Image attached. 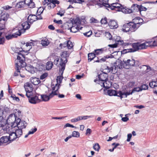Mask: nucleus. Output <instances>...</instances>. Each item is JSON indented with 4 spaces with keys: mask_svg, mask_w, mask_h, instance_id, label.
<instances>
[{
    "mask_svg": "<svg viewBox=\"0 0 157 157\" xmlns=\"http://www.w3.org/2000/svg\"><path fill=\"white\" fill-rule=\"evenodd\" d=\"M48 75V74L47 73H44L41 75L40 78L41 80H43L47 77Z\"/></svg>",
    "mask_w": 157,
    "mask_h": 157,
    "instance_id": "58",
    "label": "nucleus"
},
{
    "mask_svg": "<svg viewBox=\"0 0 157 157\" xmlns=\"http://www.w3.org/2000/svg\"><path fill=\"white\" fill-rule=\"evenodd\" d=\"M81 119L82 120H86L89 118H91L94 117L93 115L90 116H81Z\"/></svg>",
    "mask_w": 157,
    "mask_h": 157,
    "instance_id": "48",
    "label": "nucleus"
},
{
    "mask_svg": "<svg viewBox=\"0 0 157 157\" xmlns=\"http://www.w3.org/2000/svg\"><path fill=\"white\" fill-rule=\"evenodd\" d=\"M105 36L107 38H109V40H113L112 36L110 33L109 32H107L106 33Z\"/></svg>",
    "mask_w": 157,
    "mask_h": 157,
    "instance_id": "57",
    "label": "nucleus"
},
{
    "mask_svg": "<svg viewBox=\"0 0 157 157\" xmlns=\"http://www.w3.org/2000/svg\"><path fill=\"white\" fill-rule=\"evenodd\" d=\"M123 93V96H124V98H126L129 95L131 94H132V93L131 90H130L129 92H124Z\"/></svg>",
    "mask_w": 157,
    "mask_h": 157,
    "instance_id": "55",
    "label": "nucleus"
},
{
    "mask_svg": "<svg viewBox=\"0 0 157 157\" xmlns=\"http://www.w3.org/2000/svg\"><path fill=\"white\" fill-rule=\"evenodd\" d=\"M100 22L102 24H107V18L106 17H105L103 18H102L101 19Z\"/></svg>",
    "mask_w": 157,
    "mask_h": 157,
    "instance_id": "56",
    "label": "nucleus"
},
{
    "mask_svg": "<svg viewBox=\"0 0 157 157\" xmlns=\"http://www.w3.org/2000/svg\"><path fill=\"white\" fill-rule=\"evenodd\" d=\"M132 43L131 42L127 41L126 42H124L123 41V42L121 44H120V45H121L124 48H131V46Z\"/></svg>",
    "mask_w": 157,
    "mask_h": 157,
    "instance_id": "16",
    "label": "nucleus"
},
{
    "mask_svg": "<svg viewBox=\"0 0 157 157\" xmlns=\"http://www.w3.org/2000/svg\"><path fill=\"white\" fill-rule=\"evenodd\" d=\"M37 130V128H36L33 129H32L29 132V134H33Z\"/></svg>",
    "mask_w": 157,
    "mask_h": 157,
    "instance_id": "61",
    "label": "nucleus"
},
{
    "mask_svg": "<svg viewBox=\"0 0 157 157\" xmlns=\"http://www.w3.org/2000/svg\"><path fill=\"white\" fill-rule=\"evenodd\" d=\"M41 98L42 100L44 101H48L50 99L48 95L46 94L41 95Z\"/></svg>",
    "mask_w": 157,
    "mask_h": 157,
    "instance_id": "36",
    "label": "nucleus"
},
{
    "mask_svg": "<svg viewBox=\"0 0 157 157\" xmlns=\"http://www.w3.org/2000/svg\"><path fill=\"white\" fill-rule=\"evenodd\" d=\"M99 5L101 7L104 6L106 9L108 8L112 10H114L118 11H120L121 9L122 6L121 4L117 2L113 3L111 4L103 3L102 4L99 3Z\"/></svg>",
    "mask_w": 157,
    "mask_h": 157,
    "instance_id": "3",
    "label": "nucleus"
},
{
    "mask_svg": "<svg viewBox=\"0 0 157 157\" xmlns=\"http://www.w3.org/2000/svg\"><path fill=\"white\" fill-rule=\"evenodd\" d=\"M30 81L34 85H38L40 82V79L36 77L31 78Z\"/></svg>",
    "mask_w": 157,
    "mask_h": 157,
    "instance_id": "25",
    "label": "nucleus"
},
{
    "mask_svg": "<svg viewBox=\"0 0 157 157\" xmlns=\"http://www.w3.org/2000/svg\"><path fill=\"white\" fill-rule=\"evenodd\" d=\"M92 33V31L91 32H86L85 33H84V36H86L87 37H89L90 35H91Z\"/></svg>",
    "mask_w": 157,
    "mask_h": 157,
    "instance_id": "64",
    "label": "nucleus"
},
{
    "mask_svg": "<svg viewBox=\"0 0 157 157\" xmlns=\"http://www.w3.org/2000/svg\"><path fill=\"white\" fill-rule=\"evenodd\" d=\"M130 9L127 8L126 7H124L123 6L121 9L120 11L122 12L125 13H131V11Z\"/></svg>",
    "mask_w": 157,
    "mask_h": 157,
    "instance_id": "26",
    "label": "nucleus"
},
{
    "mask_svg": "<svg viewBox=\"0 0 157 157\" xmlns=\"http://www.w3.org/2000/svg\"><path fill=\"white\" fill-rule=\"evenodd\" d=\"M25 88L26 92V96L27 98H30L33 94V87L31 83H27L25 86Z\"/></svg>",
    "mask_w": 157,
    "mask_h": 157,
    "instance_id": "6",
    "label": "nucleus"
},
{
    "mask_svg": "<svg viewBox=\"0 0 157 157\" xmlns=\"http://www.w3.org/2000/svg\"><path fill=\"white\" fill-rule=\"evenodd\" d=\"M113 68L114 67H112V66L109 67L106 66L104 69H103L102 70H104V71L106 73L108 74L109 73H113Z\"/></svg>",
    "mask_w": 157,
    "mask_h": 157,
    "instance_id": "23",
    "label": "nucleus"
},
{
    "mask_svg": "<svg viewBox=\"0 0 157 157\" xmlns=\"http://www.w3.org/2000/svg\"><path fill=\"white\" fill-rule=\"evenodd\" d=\"M150 86L153 88L155 87H157V81H152L149 83Z\"/></svg>",
    "mask_w": 157,
    "mask_h": 157,
    "instance_id": "42",
    "label": "nucleus"
},
{
    "mask_svg": "<svg viewBox=\"0 0 157 157\" xmlns=\"http://www.w3.org/2000/svg\"><path fill=\"white\" fill-rule=\"evenodd\" d=\"M122 54H124L127 53L132 52L130 50V48H128L127 49H124L121 51Z\"/></svg>",
    "mask_w": 157,
    "mask_h": 157,
    "instance_id": "50",
    "label": "nucleus"
},
{
    "mask_svg": "<svg viewBox=\"0 0 157 157\" xmlns=\"http://www.w3.org/2000/svg\"><path fill=\"white\" fill-rule=\"evenodd\" d=\"M146 46L145 42L143 43L140 42L134 43H132L130 50L132 52H134L139 50L146 48Z\"/></svg>",
    "mask_w": 157,
    "mask_h": 157,
    "instance_id": "4",
    "label": "nucleus"
},
{
    "mask_svg": "<svg viewBox=\"0 0 157 157\" xmlns=\"http://www.w3.org/2000/svg\"><path fill=\"white\" fill-rule=\"evenodd\" d=\"M112 67H114L113 70V73H112V74H115L118 71V67H117V63L116 62H114Z\"/></svg>",
    "mask_w": 157,
    "mask_h": 157,
    "instance_id": "37",
    "label": "nucleus"
},
{
    "mask_svg": "<svg viewBox=\"0 0 157 157\" xmlns=\"http://www.w3.org/2000/svg\"><path fill=\"white\" fill-rule=\"evenodd\" d=\"M102 83V85H101V86H102L105 89H104V94H106V90L109 88L111 86V82L109 81L108 79L107 80H106L104 81Z\"/></svg>",
    "mask_w": 157,
    "mask_h": 157,
    "instance_id": "10",
    "label": "nucleus"
},
{
    "mask_svg": "<svg viewBox=\"0 0 157 157\" xmlns=\"http://www.w3.org/2000/svg\"><path fill=\"white\" fill-rule=\"evenodd\" d=\"M121 37L118 36H115L114 37V38L113 40H114L115 41L118 42V44H121L122 42H123V40H121Z\"/></svg>",
    "mask_w": 157,
    "mask_h": 157,
    "instance_id": "31",
    "label": "nucleus"
},
{
    "mask_svg": "<svg viewBox=\"0 0 157 157\" xmlns=\"http://www.w3.org/2000/svg\"><path fill=\"white\" fill-rule=\"evenodd\" d=\"M56 6V5H54L52 2H50L48 6V8L49 9H50L51 8H54Z\"/></svg>",
    "mask_w": 157,
    "mask_h": 157,
    "instance_id": "60",
    "label": "nucleus"
},
{
    "mask_svg": "<svg viewBox=\"0 0 157 157\" xmlns=\"http://www.w3.org/2000/svg\"><path fill=\"white\" fill-rule=\"evenodd\" d=\"M106 91H107V94H107L110 96H116V95H117V90L112 89H109L106 90ZM106 93H107L106 92Z\"/></svg>",
    "mask_w": 157,
    "mask_h": 157,
    "instance_id": "24",
    "label": "nucleus"
},
{
    "mask_svg": "<svg viewBox=\"0 0 157 157\" xmlns=\"http://www.w3.org/2000/svg\"><path fill=\"white\" fill-rule=\"evenodd\" d=\"M16 71L14 72L13 74V76H17L19 74V75L21 77L23 78H25V75L23 74H22L20 73V71L19 69V67H20V66L19 65H18L17 63H16Z\"/></svg>",
    "mask_w": 157,
    "mask_h": 157,
    "instance_id": "14",
    "label": "nucleus"
},
{
    "mask_svg": "<svg viewBox=\"0 0 157 157\" xmlns=\"http://www.w3.org/2000/svg\"><path fill=\"white\" fill-rule=\"evenodd\" d=\"M142 24V23L139 22L135 23L131 21L124 24L122 27V30L125 32H135L139 27L140 25Z\"/></svg>",
    "mask_w": 157,
    "mask_h": 157,
    "instance_id": "1",
    "label": "nucleus"
},
{
    "mask_svg": "<svg viewBox=\"0 0 157 157\" xmlns=\"http://www.w3.org/2000/svg\"><path fill=\"white\" fill-rule=\"evenodd\" d=\"M29 51V49H28L26 50V51H25V50H23V48H16L15 49V51L16 52H17L18 53V54L19 55H20L22 56L23 57H24V56L21 54V52H28Z\"/></svg>",
    "mask_w": 157,
    "mask_h": 157,
    "instance_id": "19",
    "label": "nucleus"
},
{
    "mask_svg": "<svg viewBox=\"0 0 157 157\" xmlns=\"http://www.w3.org/2000/svg\"><path fill=\"white\" fill-rule=\"evenodd\" d=\"M21 35V33L17 31L16 33L12 34L10 33H6L5 35V38L8 40L12 39L13 38L17 37L18 36Z\"/></svg>",
    "mask_w": 157,
    "mask_h": 157,
    "instance_id": "9",
    "label": "nucleus"
},
{
    "mask_svg": "<svg viewBox=\"0 0 157 157\" xmlns=\"http://www.w3.org/2000/svg\"><path fill=\"white\" fill-rule=\"evenodd\" d=\"M117 95L116 96L120 97L121 99L123 98V93L121 91H119L118 92L117 91Z\"/></svg>",
    "mask_w": 157,
    "mask_h": 157,
    "instance_id": "51",
    "label": "nucleus"
},
{
    "mask_svg": "<svg viewBox=\"0 0 157 157\" xmlns=\"http://www.w3.org/2000/svg\"><path fill=\"white\" fill-rule=\"evenodd\" d=\"M14 132L16 133L18 138L20 137L22 134V129L20 128L17 129Z\"/></svg>",
    "mask_w": 157,
    "mask_h": 157,
    "instance_id": "34",
    "label": "nucleus"
},
{
    "mask_svg": "<svg viewBox=\"0 0 157 157\" xmlns=\"http://www.w3.org/2000/svg\"><path fill=\"white\" fill-rule=\"evenodd\" d=\"M26 2L27 1L29 2V3H26V4L30 8H34L35 6V4L33 2V0H25Z\"/></svg>",
    "mask_w": 157,
    "mask_h": 157,
    "instance_id": "29",
    "label": "nucleus"
},
{
    "mask_svg": "<svg viewBox=\"0 0 157 157\" xmlns=\"http://www.w3.org/2000/svg\"><path fill=\"white\" fill-rule=\"evenodd\" d=\"M79 26L77 25L76 26L75 25H73L70 29V31L71 32L75 33L78 31H79Z\"/></svg>",
    "mask_w": 157,
    "mask_h": 157,
    "instance_id": "30",
    "label": "nucleus"
},
{
    "mask_svg": "<svg viewBox=\"0 0 157 157\" xmlns=\"http://www.w3.org/2000/svg\"><path fill=\"white\" fill-rule=\"evenodd\" d=\"M146 46V48L148 46H157V41L155 40H151V41H146L145 42Z\"/></svg>",
    "mask_w": 157,
    "mask_h": 157,
    "instance_id": "15",
    "label": "nucleus"
},
{
    "mask_svg": "<svg viewBox=\"0 0 157 157\" xmlns=\"http://www.w3.org/2000/svg\"><path fill=\"white\" fill-rule=\"evenodd\" d=\"M96 57L95 54H94V52L89 53L88 54V61L90 62Z\"/></svg>",
    "mask_w": 157,
    "mask_h": 157,
    "instance_id": "28",
    "label": "nucleus"
},
{
    "mask_svg": "<svg viewBox=\"0 0 157 157\" xmlns=\"http://www.w3.org/2000/svg\"><path fill=\"white\" fill-rule=\"evenodd\" d=\"M9 141L8 136H3L0 139V146L3 144H5Z\"/></svg>",
    "mask_w": 157,
    "mask_h": 157,
    "instance_id": "21",
    "label": "nucleus"
},
{
    "mask_svg": "<svg viewBox=\"0 0 157 157\" xmlns=\"http://www.w3.org/2000/svg\"><path fill=\"white\" fill-rule=\"evenodd\" d=\"M63 77L61 76H58L57 77L56 81L57 83H60L62 82V80Z\"/></svg>",
    "mask_w": 157,
    "mask_h": 157,
    "instance_id": "54",
    "label": "nucleus"
},
{
    "mask_svg": "<svg viewBox=\"0 0 157 157\" xmlns=\"http://www.w3.org/2000/svg\"><path fill=\"white\" fill-rule=\"evenodd\" d=\"M103 50V48L97 49L94 50L93 52H94V54H95L96 56V55H98L100 53H102Z\"/></svg>",
    "mask_w": 157,
    "mask_h": 157,
    "instance_id": "41",
    "label": "nucleus"
},
{
    "mask_svg": "<svg viewBox=\"0 0 157 157\" xmlns=\"http://www.w3.org/2000/svg\"><path fill=\"white\" fill-rule=\"evenodd\" d=\"M9 15L8 13H4L1 16L0 20H1L2 21H3L4 22H6L9 18Z\"/></svg>",
    "mask_w": 157,
    "mask_h": 157,
    "instance_id": "22",
    "label": "nucleus"
},
{
    "mask_svg": "<svg viewBox=\"0 0 157 157\" xmlns=\"http://www.w3.org/2000/svg\"><path fill=\"white\" fill-rule=\"evenodd\" d=\"M69 43L71 44V42L70 40H68L67 41H66V42H64L63 44L61 43L59 44V47H61V48H65L67 46V45H68Z\"/></svg>",
    "mask_w": 157,
    "mask_h": 157,
    "instance_id": "38",
    "label": "nucleus"
},
{
    "mask_svg": "<svg viewBox=\"0 0 157 157\" xmlns=\"http://www.w3.org/2000/svg\"><path fill=\"white\" fill-rule=\"evenodd\" d=\"M79 133L77 131H74L72 132V136L74 137H79Z\"/></svg>",
    "mask_w": 157,
    "mask_h": 157,
    "instance_id": "45",
    "label": "nucleus"
},
{
    "mask_svg": "<svg viewBox=\"0 0 157 157\" xmlns=\"http://www.w3.org/2000/svg\"><path fill=\"white\" fill-rule=\"evenodd\" d=\"M139 5L137 4H134L131 6L130 10L131 11V13L139 12Z\"/></svg>",
    "mask_w": 157,
    "mask_h": 157,
    "instance_id": "18",
    "label": "nucleus"
},
{
    "mask_svg": "<svg viewBox=\"0 0 157 157\" xmlns=\"http://www.w3.org/2000/svg\"><path fill=\"white\" fill-rule=\"evenodd\" d=\"M123 61L126 66H128L130 67L134 66L135 63V60L133 59L131 60L128 59L127 60H124Z\"/></svg>",
    "mask_w": 157,
    "mask_h": 157,
    "instance_id": "13",
    "label": "nucleus"
},
{
    "mask_svg": "<svg viewBox=\"0 0 157 157\" xmlns=\"http://www.w3.org/2000/svg\"><path fill=\"white\" fill-rule=\"evenodd\" d=\"M26 3L25 0H24V1L20 2L16 4V7L17 9L23 7L24 5L26 4Z\"/></svg>",
    "mask_w": 157,
    "mask_h": 157,
    "instance_id": "27",
    "label": "nucleus"
},
{
    "mask_svg": "<svg viewBox=\"0 0 157 157\" xmlns=\"http://www.w3.org/2000/svg\"><path fill=\"white\" fill-rule=\"evenodd\" d=\"M13 117V119H15V121L13 122V124L12 126V127H13V125H15L14 124H15V121H16L15 115L14 114H13V113L11 114L8 117V118H7V120H8V119H9L10 118V117Z\"/></svg>",
    "mask_w": 157,
    "mask_h": 157,
    "instance_id": "43",
    "label": "nucleus"
},
{
    "mask_svg": "<svg viewBox=\"0 0 157 157\" xmlns=\"http://www.w3.org/2000/svg\"><path fill=\"white\" fill-rule=\"evenodd\" d=\"M41 44L43 46H46L49 44V42L48 41V39L43 40L41 41Z\"/></svg>",
    "mask_w": 157,
    "mask_h": 157,
    "instance_id": "39",
    "label": "nucleus"
},
{
    "mask_svg": "<svg viewBox=\"0 0 157 157\" xmlns=\"http://www.w3.org/2000/svg\"><path fill=\"white\" fill-rule=\"evenodd\" d=\"M36 15L33 14H30L28 16L27 19L29 22L31 24L33 23L36 21Z\"/></svg>",
    "mask_w": 157,
    "mask_h": 157,
    "instance_id": "17",
    "label": "nucleus"
},
{
    "mask_svg": "<svg viewBox=\"0 0 157 157\" xmlns=\"http://www.w3.org/2000/svg\"><path fill=\"white\" fill-rule=\"evenodd\" d=\"M141 91L140 87H135L132 90V93L134 92H139Z\"/></svg>",
    "mask_w": 157,
    "mask_h": 157,
    "instance_id": "53",
    "label": "nucleus"
},
{
    "mask_svg": "<svg viewBox=\"0 0 157 157\" xmlns=\"http://www.w3.org/2000/svg\"><path fill=\"white\" fill-rule=\"evenodd\" d=\"M67 52H63L61 55V58L60 59L59 57H57L55 59L54 61V63L57 66L61 67V68L60 69L61 71L63 72L65 68L66 63H67V60L66 57Z\"/></svg>",
    "mask_w": 157,
    "mask_h": 157,
    "instance_id": "2",
    "label": "nucleus"
},
{
    "mask_svg": "<svg viewBox=\"0 0 157 157\" xmlns=\"http://www.w3.org/2000/svg\"><path fill=\"white\" fill-rule=\"evenodd\" d=\"M101 71L102 73L98 75V78L99 80L103 82L108 79V76L105 72L104 71V70H101Z\"/></svg>",
    "mask_w": 157,
    "mask_h": 157,
    "instance_id": "8",
    "label": "nucleus"
},
{
    "mask_svg": "<svg viewBox=\"0 0 157 157\" xmlns=\"http://www.w3.org/2000/svg\"><path fill=\"white\" fill-rule=\"evenodd\" d=\"M65 12L64 10H60L56 13V14L60 15L61 17H62L64 15Z\"/></svg>",
    "mask_w": 157,
    "mask_h": 157,
    "instance_id": "52",
    "label": "nucleus"
},
{
    "mask_svg": "<svg viewBox=\"0 0 157 157\" xmlns=\"http://www.w3.org/2000/svg\"><path fill=\"white\" fill-rule=\"evenodd\" d=\"M6 22L0 20V30L4 29L5 28Z\"/></svg>",
    "mask_w": 157,
    "mask_h": 157,
    "instance_id": "40",
    "label": "nucleus"
},
{
    "mask_svg": "<svg viewBox=\"0 0 157 157\" xmlns=\"http://www.w3.org/2000/svg\"><path fill=\"white\" fill-rule=\"evenodd\" d=\"M118 45V44L117 43H116L112 44H109L108 46L111 48H116L117 47Z\"/></svg>",
    "mask_w": 157,
    "mask_h": 157,
    "instance_id": "62",
    "label": "nucleus"
},
{
    "mask_svg": "<svg viewBox=\"0 0 157 157\" xmlns=\"http://www.w3.org/2000/svg\"><path fill=\"white\" fill-rule=\"evenodd\" d=\"M53 66V64L52 62L51 61H49L46 63V69L47 70H50L52 69Z\"/></svg>",
    "mask_w": 157,
    "mask_h": 157,
    "instance_id": "33",
    "label": "nucleus"
},
{
    "mask_svg": "<svg viewBox=\"0 0 157 157\" xmlns=\"http://www.w3.org/2000/svg\"><path fill=\"white\" fill-rule=\"evenodd\" d=\"M148 86L146 84H143L140 87L141 91L143 90H146L148 88Z\"/></svg>",
    "mask_w": 157,
    "mask_h": 157,
    "instance_id": "49",
    "label": "nucleus"
},
{
    "mask_svg": "<svg viewBox=\"0 0 157 157\" xmlns=\"http://www.w3.org/2000/svg\"><path fill=\"white\" fill-rule=\"evenodd\" d=\"M108 24L111 29H116L118 27L117 21L114 20H110Z\"/></svg>",
    "mask_w": 157,
    "mask_h": 157,
    "instance_id": "12",
    "label": "nucleus"
},
{
    "mask_svg": "<svg viewBox=\"0 0 157 157\" xmlns=\"http://www.w3.org/2000/svg\"><path fill=\"white\" fill-rule=\"evenodd\" d=\"M50 2H52L54 5L56 4H59V2L58 0H49Z\"/></svg>",
    "mask_w": 157,
    "mask_h": 157,
    "instance_id": "59",
    "label": "nucleus"
},
{
    "mask_svg": "<svg viewBox=\"0 0 157 157\" xmlns=\"http://www.w3.org/2000/svg\"><path fill=\"white\" fill-rule=\"evenodd\" d=\"M29 98V102L31 104H35L40 101L38 96L36 95L33 97L32 95L30 98Z\"/></svg>",
    "mask_w": 157,
    "mask_h": 157,
    "instance_id": "11",
    "label": "nucleus"
},
{
    "mask_svg": "<svg viewBox=\"0 0 157 157\" xmlns=\"http://www.w3.org/2000/svg\"><path fill=\"white\" fill-rule=\"evenodd\" d=\"M73 25L80 24L81 23V21L80 19L78 17H76L75 19H73L72 21Z\"/></svg>",
    "mask_w": 157,
    "mask_h": 157,
    "instance_id": "32",
    "label": "nucleus"
},
{
    "mask_svg": "<svg viewBox=\"0 0 157 157\" xmlns=\"http://www.w3.org/2000/svg\"><path fill=\"white\" fill-rule=\"evenodd\" d=\"M106 58H105V56H104L103 58H102L101 59H99L98 58V59L94 61V62H105L106 60Z\"/></svg>",
    "mask_w": 157,
    "mask_h": 157,
    "instance_id": "46",
    "label": "nucleus"
},
{
    "mask_svg": "<svg viewBox=\"0 0 157 157\" xmlns=\"http://www.w3.org/2000/svg\"><path fill=\"white\" fill-rule=\"evenodd\" d=\"M53 21L54 23H57L59 24H61L63 23L62 21L61 20L57 21L56 19H54L53 20Z\"/></svg>",
    "mask_w": 157,
    "mask_h": 157,
    "instance_id": "63",
    "label": "nucleus"
},
{
    "mask_svg": "<svg viewBox=\"0 0 157 157\" xmlns=\"http://www.w3.org/2000/svg\"><path fill=\"white\" fill-rule=\"evenodd\" d=\"M21 120L19 118H17L16 121H15L16 125L15 126L13 125V127H15L17 126L18 128L22 129L25 128L27 125V123L24 121H21Z\"/></svg>",
    "mask_w": 157,
    "mask_h": 157,
    "instance_id": "7",
    "label": "nucleus"
},
{
    "mask_svg": "<svg viewBox=\"0 0 157 157\" xmlns=\"http://www.w3.org/2000/svg\"><path fill=\"white\" fill-rule=\"evenodd\" d=\"M18 28V31L21 33V35L22 33L25 32L26 30L28 29L30 27V25L29 23V22L26 21L21 25H19Z\"/></svg>",
    "mask_w": 157,
    "mask_h": 157,
    "instance_id": "5",
    "label": "nucleus"
},
{
    "mask_svg": "<svg viewBox=\"0 0 157 157\" xmlns=\"http://www.w3.org/2000/svg\"><path fill=\"white\" fill-rule=\"evenodd\" d=\"M93 148L95 151H98L100 148V147L98 143H96L93 146Z\"/></svg>",
    "mask_w": 157,
    "mask_h": 157,
    "instance_id": "44",
    "label": "nucleus"
},
{
    "mask_svg": "<svg viewBox=\"0 0 157 157\" xmlns=\"http://www.w3.org/2000/svg\"><path fill=\"white\" fill-rule=\"evenodd\" d=\"M8 138L10 142H11L18 138L17 136L16 135V133H15L14 132H13L11 133L10 134L9 136H8Z\"/></svg>",
    "mask_w": 157,
    "mask_h": 157,
    "instance_id": "20",
    "label": "nucleus"
},
{
    "mask_svg": "<svg viewBox=\"0 0 157 157\" xmlns=\"http://www.w3.org/2000/svg\"><path fill=\"white\" fill-rule=\"evenodd\" d=\"M117 63V67H118L119 69H121L124 67V63L122 61L119 60Z\"/></svg>",
    "mask_w": 157,
    "mask_h": 157,
    "instance_id": "35",
    "label": "nucleus"
},
{
    "mask_svg": "<svg viewBox=\"0 0 157 157\" xmlns=\"http://www.w3.org/2000/svg\"><path fill=\"white\" fill-rule=\"evenodd\" d=\"M139 12H140L141 11H146L147 10V9L145 7L142 6L141 5H139Z\"/></svg>",
    "mask_w": 157,
    "mask_h": 157,
    "instance_id": "47",
    "label": "nucleus"
}]
</instances>
